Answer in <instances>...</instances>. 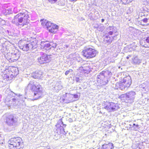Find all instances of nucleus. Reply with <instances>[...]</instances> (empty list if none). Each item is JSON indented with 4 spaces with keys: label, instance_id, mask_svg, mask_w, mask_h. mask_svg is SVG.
Wrapping results in <instances>:
<instances>
[{
    "label": "nucleus",
    "instance_id": "obj_1",
    "mask_svg": "<svg viewBox=\"0 0 149 149\" xmlns=\"http://www.w3.org/2000/svg\"><path fill=\"white\" fill-rule=\"evenodd\" d=\"M27 87L33 92V96L35 100H37L42 97V88L40 85L35 84L34 82L31 81L28 85Z\"/></svg>",
    "mask_w": 149,
    "mask_h": 149
},
{
    "label": "nucleus",
    "instance_id": "obj_2",
    "mask_svg": "<svg viewBox=\"0 0 149 149\" xmlns=\"http://www.w3.org/2000/svg\"><path fill=\"white\" fill-rule=\"evenodd\" d=\"M37 41L35 40L31 42H26L25 41H21L19 43V47L23 51H32L38 47Z\"/></svg>",
    "mask_w": 149,
    "mask_h": 149
},
{
    "label": "nucleus",
    "instance_id": "obj_3",
    "mask_svg": "<svg viewBox=\"0 0 149 149\" xmlns=\"http://www.w3.org/2000/svg\"><path fill=\"white\" fill-rule=\"evenodd\" d=\"M27 11L23 13H19L15 16L14 19L12 20V23L14 24L13 21H15L20 24L27 23L30 17Z\"/></svg>",
    "mask_w": 149,
    "mask_h": 149
},
{
    "label": "nucleus",
    "instance_id": "obj_4",
    "mask_svg": "<svg viewBox=\"0 0 149 149\" xmlns=\"http://www.w3.org/2000/svg\"><path fill=\"white\" fill-rule=\"evenodd\" d=\"M22 139L19 137L11 138L8 141V146L11 149H21L22 145Z\"/></svg>",
    "mask_w": 149,
    "mask_h": 149
},
{
    "label": "nucleus",
    "instance_id": "obj_5",
    "mask_svg": "<svg viewBox=\"0 0 149 149\" xmlns=\"http://www.w3.org/2000/svg\"><path fill=\"white\" fill-rule=\"evenodd\" d=\"M103 104L102 109H105L109 112L114 111L119 108L117 104H115L112 102H110L108 101L104 102Z\"/></svg>",
    "mask_w": 149,
    "mask_h": 149
},
{
    "label": "nucleus",
    "instance_id": "obj_6",
    "mask_svg": "<svg viewBox=\"0 0 149 149\" xmlns=\"http://www.w3.org/2000/svg\"><path fill=\"white\" fill-rule=\"evenodd\" d=\"M84 56L88 58H90L95 56L98 52L94 49L86 47L82 52Z\"/></svg>",
    "mask_w": 149,
    "mask_h": 149
},
{
    "label": "nucleus",
    "instance_id": "obj_7",
    "mask_svg": "<svg viewBox=\"0 0 149 149\" xmlns=\"http://www.w3.org/2000/svg\"><path fill=\"white\" fill-rule=\"evenodd\" d=\"M136 95V93L135 92L131 91L125 94H121L119 97L124 100H127L130 103H132L133 102Z\"/></svg>",
    "mask_w": 149,
    "mask_h": 149
},
{
    "label": "nucleus",
    "instance_id": "obj_8",
    "mask_svg": "<svg viewBox=\"0 0 149 149\" xmlns=\"http://www.w3.org/2000/svg\"><path fill=\"white\" fill-rule=\"evenodd\" d=\"M123 83H124L125 85L123 84L122 83L120 84L119 83H117L116 84L117 86L116 87V89H118V88H119L120 89L123 90V89L125 88V87H129L132 83L131 79L130 76H128L124 77Z\"/></svg>",
    "mask_w": 149,
    "mask_h": 149
},
{
    "label": "nucleus",
    "instance_id": "obj_9",
    "mask_svg": "<svg viewBox=\"0 0 149 149\" xmlns=\"http://www.w3.org/2000/svg\"><path fill=\"white\" fill-rule=\"evenodd\" d=\"M107 75V73L102 72L97 76V81L100 82L102 85H106L108 82V78L110 77Z\"/></svg>",
    "mask_w": 149,
    "mask_h": 149
},
{
    "label": "nucleus",
    "instance_id": "obj_10",
    "mask_svg": "<svg viewBox=\"0 0 149 149\" xmlns=\"http://www.w3.org/2000/svg\"><path fill=\"white\" fill-rule=\"evenodd\" d=\"M41 56L38 58V61L40 64H43L49 62L51 59L52 56L47 55L46 54L41 53Z\"/></svg>",
    "mask_w": 149,
    "mask_h": 149
},
{
    "label": "nucleus",
    "instance_id": "obj_11",
    "mask_svg": "<svg viewBox=\"0 0 149 149\" xmlns=\"http://www.w3.org/2000/svg\"><path fill=\"white\" fill-rule=\"evenodd\" d=\"M56 126L57 127V130L58 131L57 132L58 133V132H59V134H66L64 130V128L66 127V125L63 124L61 119L59 120Z\"/></svg>",
    "mask_w": 149,
    "mask_h": 149
},
{
    "label": "nucleus",
    "instance_id": "obj_12",
    "mask_svg": "<svg viewBox=\"0 0 149 149\" xmlns=\"http://www.w3.org/2000/svg\"><path fill=\"white\" fill-rule=\"evenodd\" d=\"M17 121V118L13 115H8L6 117V123L9 125H13L16 123Z\"/></svg>",
    "mask_w": 149,
    "mask_h": 149
},
{
    "label": "nucleus",
    "instance_id": "obj_13",
    "mask_svg": "<svg viewBox=\"0 0 149 149\" xmlns=\"http://www.w3.org/2000/svg\"><path fill=\"white\" fill-rule=\"evenodd\" d=\"M40 45L41 48L43 49L46 50L50 49L51 48V47H50V42H41Z\"/></svg>",
    "mask_w": 149,
    "mask_h": 149
},
{
    "label": "nucleus",
    "instance_id": "obj_14",
    "mask_svg": "<svg viewBox=\"0 0 149 149\" xmlns=\"http://www.w3.org/2000/svg\"><path fill=\"white\" fill-rule=\"evenodd\" d=\"M42 25L45 26L48 30L49 27H51L53 24L50 22H49L47 20L45 19H42L40 20Z\"/></svg>",
    "mask_w": 149,
    "mask_h": 149
},
{
    "label": "nucleus",
    "instance_id": "obj_15",
    "mask_svg": "<svg viewBox=\"0 0 149 149\" xmlns=\"http://www.w3.org/2000/svg\"><path fill=\"white\" fill-rule=\"evenodd\" d=\"M32 76L35 79H41L43 77L42 72L40 71L33 72L31 74Z\"/></svg>",
    "mask_w": 149,
    "mask_h": 149
},
{
    "label": "nucleus",
    "instance_id": "obj_16",
    "mask_svg": "<svg viewBox=\"0 0 149 149\" xmlns=\"http://www.w3.org/2000/svg\"><path fill=\"white\" fill-rule=\"evenodd\" d=\"M107 30L108 32V35H111L116 33L117 31V29L116 28L113 26L108 27Z\"/></svg>",
    "mask_w": 149,
    "mask_h": 149
},
{
    "label": "nucleus",
    "instance_id": "obj_17",
    "mask_svg": "<svg viewBox=\"0 0 149 149\" xmlns=\"http://www.w3.org/2000/svg\"><path fill=\"white\" fill-rule=\"evenodd\" d=\"M65 96V97L63 99V101L65 103H68L73 101L72 99V98L73 97L72 95L67 93Z\"/></svg>",
    "mask_w": 149,
    "mask_h": 149
},
{
    "label": "nucleus",
    "instance_id": "obj_18",
    "mask_svg": "<svg viewBox=\"0 0 149 149\" xmlns=\"http://www.w3.org/2000/svg\"><path fill=\"white\" fill-rule=\"evenodd\" d=\"M142 45L145 47H149V37H147L146 39L140 41Z\"/></svg>",
    "mask_w": 149,
    "mask_h": 149
},
{
    "label": "nucleus",
    "instance_id": "obj_19",
    "mask_svg": "<svg viewBox=\"0 0 149 149\" xmlns=\"http://www.w3.org/2000/svg\"><path fill=\"white\" fill-rule=\"evenodd\" d=\"M62 88V85L59 83H56L55 85L52 86V88L54 91L56 92L61 90Z\"/></svg>",
    "mask_w": 149,
    "mask_h": 149
},
{
    "label": "nucleus",
    "instance_id": "obj_20",
    "mask_svg": "<svg viewBox=\"0 0 149 149\" xmlns=\"http://www.w3.org/2000/svg\"><path fill=\"white\" fill-rule=\"evenodd\" d=\"M108 70L107 71H102L107 73V75L108 77H110L112 74V73L114 72L115 70V68L113 66L109 67L108 68Z\"/></svg>",
    "mask_w": 149,
    "mask_h": 149
},
{
    "label": "nucleus",
    "instance_id": "obj_21",
    "mask_svg": "<svg viewBox=\"0 0 149 149\" xmlns=\"http://www.w3.org/2000/svg\"><path fill=\"white\" fill-rule=\"evenodd\" d=\"M29 21L27 22V23H25V24H19L18 22H15V21H13V22L14 23V24H15L17 26H21L23 27V29H28L29 28Z\"/></svg>",
    "mask_w": 149,
    "mask_h": 149
},
{
    "label": "nucleus",
    "instance_id": "obj_22",
    "mask_svg": "<svg viewBox=\"0 0 149 149\" xmlns=\"http://www.w3.org/2000/svg\"><path fill=\"white\" fill-rule=\"evenodd\" d=\"M11 57L9 59L12 62L17 61L19 57V55L17 54L16 53H11Z\"/></svg>",
    "mask_w": 149,
    "mask_h": 149
},
{
    "label": "nucleus",
    "instance_id": "obj_23",
    "mask_svg": "<svg viewBox=\"0 0 149 149\" xmlns=\"http://www.w3.org/2000/svg\"><path fill=\"white\" fill-rule=\"evenodd\" d=\"M48 29L49 32L51 33H55L56 31L55 30H57L58 29V26L56 24H53Z\"/></svg>",
    "mask_w": 149,
    "mask_h": 149
},
{
    "label": "nucleus",
    "instance_id": "obj_24",
    "mask_svg": "<svg viewBox=\"0 0 149 149\" xmlns=\"http://www.w3.org/2000/svg\"><path fill=\"white\" fill-rule=\"evenodd\" d=\"M113 145L111 143L108 144H104L102 147L101 149H112L113 148Z\"/></svg>",
    "mask_w": 149,
    "mask_h": 149
},
{
    "label": "nucleus",
    "instance_id": "obj_25",
    "mask_svg": "<svg viewBox=\"0 0 149 149\" xmlns=\"http://www.w3.org/2000/svg\"><path fill=\"white\" fill-rule=\"evenodd\" d=\"M116 36L117 35H115L113 37L109 36V35H107V34H106L105 36L106 37V39L105 40L107 41V42L108 44H110L113 40V37Z\"/></svg>",
    "mask_w": 149,
    "mask_h": 149
},
{
    "label": "nucleus",
    "instance_id": "obj_26",
    "mask_svg": "<svg viewBox=\"0 0 149 149\" xmlns=\"http://www.w3.org/2000/svg\"><path fill=\"white\" fill-rule=\"evenodd\" d=\"M11 72H12L11 75L13 76H16L18 74V69L14 67H13L11 69Z\"/></svg>",
    "mask_w": 149,
    "mask_h": 149
},
{
    "label": "nucleus",
    "instance_id": "obj_27",
    "mask_svg": "<svg viewBox=\"0 0 149 149\" xmlns=\"http://www.w3.org/2000/svg\"><path fill=\"white\" fill-rule=\"evenodd\" d=\"M133 63L135 64H139L141 63V61L138 58L137 56H135L133 59Z\"/></svg>",
    "mask_w": 149,
    "mask_h": 149
},
{
    "label": "nucleus",
    "instance_id": "obj_28",
    "mask_svg": "<svg viewBox=\"0 0 149 149\" xmlns=\"http://www.w3.org/2000/svg\"><path fill=\"white\" fill-rule=\"evenodd\" d=\"M96 28L98 31H102L104 30V27L102 25L100 24L97 26Z\"/></svg>",
    "mask_w": 149,
    "mask_h": 149
},
{
    "label": "nucleus",
    "instance_id": "obj_29",
    "mask_svg": "<svg viewBox=\"0 0 149 149\" xmlns=\"http://www.w3.org/2000/svg\"><path fill=\"white\" fill-rule=\"evenodd\" d=\"M130 48H132V50H134L136 49L135 48L137 46L135 45L134 42H133L130 45Z\"/></svg>",
    "mask_w": 149,
    "mask_h": 149
},
{
    "label": "nucleus",
    "instance_id": "obj_30",
    "mask_svg": "<svg viewBox=\"0 0 149 149\" xmlns=\"http://www.w3.org/2000/svg\"><path fill=\"white\" fill-rule=\"evenodd\" d=\"M122 1L123 3L124 4H128L130 3L131 2L132 0H121Z\"/></svg>",
    "mask_w": 149,
    "mask_h": 149
},
{
    "label": "nucleus",
    "instance_id": "obj_31",
    "mask_svg": "<svg viewBox=\"0 0 149 149\" xmlns=\"http://www.w3.org/2000/svg\"><path fill=\"white\" fill-rule=\"evenodd\" d=\"M50 47H52L54 48H55L56 47L57 44L56 43H54L52 42H50Z\"/></svg>",
    "mask_w": 149,
    "mask_h": 149
},
{
    "label": "nucleus",
    "instance_id": "obj_32",
    "mask_svg": "<svg viewBox=\"0 0 149 149\" xmlns=\"http://www.w3.org/2000/svg\"><path fill=\"white\" fill-rule=\"evenodd\" d=\"M73 70L71 69H70L69 70L66 71L65 72V74L66 75H68L70 72H73Z\"/></svg>",
    "mask_w": 149,
    "mask_h": 149
},
{
    "label": "nucleus",
    "instance_id": "obj_33",
    "mask_svg": "<svg viewBox=\"0 0 149 149\" xmlns=\"http://www.w3.org/2000/svg\"><path fill=\"white\" fill-rule=\"evenodd\" d=\"M148 19L147 18H145L143 19V22L146 23L148 22Z\"/></svg>",
    "mask_w": 149,
    "mask_h": 149
},
{
    "label": "nucleus",
    "instance_id": "obj_34",
    "mask_svg": "<svg viewBox=\"0 0 149 149\" xmlns=\"http://www.w3.org/2000/svg\"><path fill=\"white\" fill-rule=\"evenodd\" d=\"M75 80L77 82H80V79L79 77H76L75 79Z\"/></svg>",
    "mask_w": 149,
    "mask_h": 149
},
{
    "label": "nucleus",
    "instance_id": "obj_35",
    "mask_svg": "<svg viewBox=\"0 0 149 149\" xmlns=\"http://www.w3.org/2000/svg\"><path fill=\"white\" fill-rule=\"evenodd\" d=\"M48 0L49 2H51V3H54L56 1H57V0Z\"/></svg>",
    "mask_w": 149,
    "mask_h": 149
},
{
    "label": "nucleus",
    "instance_id": "obj_36",
    "mask_svg": "<svg viewBox=\"0 0 149 149\" xmlns=\"http://www.w3.org/2000/svg\"><path fill=\"white\" fill-rule=\"evenodd\" d=\"M93 12H94V13H96V14H98V11H96V10H95V9H93Z\"/></svg>",
    "mask_w": 149,
    "mask_h": 149
},
{
    "label": "nucleus",
    "instance_id": "obj_37",
    "mask_svg": "<svg viewBox=\"0 0 149 149\" xmlns=\"http://www.w3.org/2000/svg\"><path fill=\"white\" fill-rule=\"evenodd\" d=\"M135 130H136L137 129L139 128V125H136L135 126Z\"/></svg>",
    "mask_w": 149,
    "mask_h": 149
},
{
    "label": "nucleus",
    "instance_id": "obj_38",
    "mask_svg": "<svg viewBox=\"0 0 149 149\" xmlns=\"http://www.w3.org/2000/svg\"><path fill=\"white\" fill-rule=\"evenodd\" d=\"M68 121L70 122H72L73 121V120L71 118H69V119H68Z\"/></svg>",
    "mask_w": 149,
    "mask_h": 149
},
{
    "label": "nucleus",
    "instance_id": "obj_39",
    "mask_svg": "<svg viewBox=\"0 0 149 149\" xmlns=\"http://www.w3.org/2000/svg\"><path fill=\"white\" fill-rule=\"evenodd\" d=\"M12 101L13 102H16V101H17V102L18 101L16 99H15V98H13L12 99Z\"/></svg>",
    "mask_w": 149,
    "mask_h": 149
},
{
    "label": "nucleus",
    "instance_id": "obj_40",
    "mask_svg": "<svg viewBox=\"0 0 149 149\" xmlns=\"http://www.w3.org/2000/svg\"><path fill=\"white\" fill-rule=\"evenodd\" d=\"M73 96L74 97L76 98H78V95H73Z\"/></svg>",
    "mask_w": 149,
    "mask_h": 149
},
{
    "label": "nucleus",
    "instance_id": "obj_41",
    "mask_svg": "<svg viewBox=\"0 0 149 149\" xmlns=\"http://www.w3.org/2000/svg\"><path fill=\"white\" fill-rule=\"evenodd\" d=\"M129 56H130V57H131V56H132V55H129L128 56H127L126 57V58L127 59H128L129 58Z\"/></svg>",
    "mask_w": 149,
    "mask_h": 149
},
{
    "label": "nucleus",
    "instance_id": "obj_42",
    "mask_svg": "<svg viewBox=\"0 0 149 149\" xmlns=\"http://www.w3.org/2000/svg\"><path fill=\"white\" fill-rule=\"evenodd\" d=\"M104 21V19H101V22H103Z\"/></svg>",
    "mask_w": 149,
    "mask_h": 149
},
{
    "label": "nucleus",
    "instance_id": "obj_43",
    "mask_svg": "<svg viewBox=\"0 0 149 149\" xmlns=\"http://www.w3.org/2000/svg\"><path fill=\"white\" fill-rule=\"evenodd\" d=\"M142 1H146L147 2H148V0H142Z\"/></svg>",
    "mask_w": 149,
    "mask_h": 149
},
{
    "label": "nucleus",
    "instance_id": "obj_44",
    "mask_svg": "<svg viewBox=\"0 0 149 149\" xmlns=\"http://www.w3.org/2000/svg\"><path fill=\"white\" fill-rule=\"evenodd\" d=\"M110 61V62L113 63V62L114 61L113 60L111 61Z\"/></svg>",
    "mask_w": 149,
    "mask_h": 149
},
{
    "label": "nucleus",
    "instance_id": "obj_45",
    "mask_svg": "<svg viewBox=\"0 0 149 149\" xmlns=\"http://www.w3.org/2000/svg\"><path fill=\"white\" fill-rule=\"evenodd\" d=\"M147 3L148 5H149V0H148V2H147Z\"/></svg>",
    "mask_w": 149,
    "mask_h": 149
},
{
    "label": "nucleus",
    "instance_id": "obj_46",
    "mask_svg": "<svg viewBox=\"0 0 149 149\" xmlns=\"http://www.w3.org/2000/svg\"><path fill=\"white\" fill-rule=\"evenodd\" d=\"M136 125H135V124L134 123V124H133V126H136Z\"/></svg>",
    "mask_w": 149,
    "mask_h": 149
},
{
    "label": "nucleus",
    "instance_id": "obj_47",
    "mask_svg": "<svg viewBox=\"0 0 149 149\" xmlns=\"http://www.w3.org/2000/svg\"><path fill=\"white\" fill-rule=\"evenodd\" d=\"M0 97H1V96H0Z\"/></svg>",
    "mask_w": 149,
    "mask_h": 149
}]
</instances>
